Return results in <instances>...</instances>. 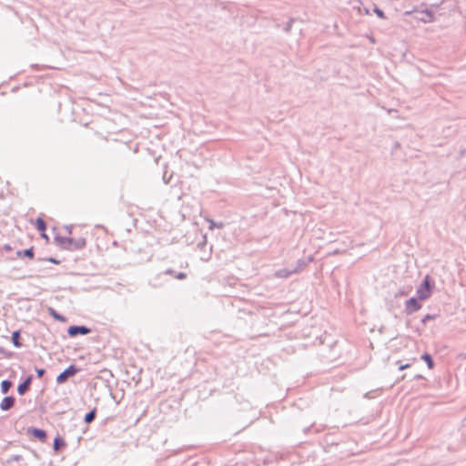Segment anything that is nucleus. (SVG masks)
Listing matches in <instances>:
<instances>
[{
    "label": "nucleus",
    "mask_w": 466,
    "mask_h": 466,
    "mask_svg": "<svg viewBox=\"0 0 466 466\" xmlns=\"http://www.w3.org/2000/svg\"><path fill=\"white\" fill-rule=\"evenodd\" d=\"M422 378H423V377H422L421 375L418 374V375H416V376H415V378H414V379H415V380H420V379H422Z\"/></svg>",
    "instance_id": "obj_33"
},
{
    "label": "nucleus",
    "mask_w": 466,
    "mask_h": 466,
    "mask_svg": "<svg viewBox=\"0 0 466 466\" xmlns=\"http://www.w3.org/2000/svg\"><path fill=\"white\" fill-rule=\"evenodd\" d=\"M420 309V304L416 298H410L405 302V311L407 313H412Z\"/></svg>",
    "instance_id": "obj_6"
},
{
    "label": "nucleus",
    "mask_w": 466,
    "mask_h": 466,
    "mask_svg": "<svg viewBox=\"0 0 466 466\" xmlns=\"http://www.w3.org/2000/svg\"><path fill=\"white\" fill-rule=\"evenodd\" d=\"M18 255H21L23 254L24 256L25 257H28L30 258H32L34 257V251H33V248H27V249H25L23 252L21 251H18L17 252Z\"/></svg>",
    "instance_id": "obj_19"
},
{
    "label": "nucleus",
    "mask_w": 466,
    "mask_h": 466,
    "mask_svg": "<svg viewBox=\"0 0 466 466\" xmlns=\"http://www.w3.org/2000/svg\"><path fill=\"white\" fill-rule=\"evenodd\" d=\"M35 226H36V228L41 231V232H45V230L46 229V222L43 220V218H38L35 221Z\"/></svg>",
    "instance_id": "obj_15"
},
{
    "label": "nucleus",
    "mask_w": 466,
    "mask_h": 466,
    "mask_svg": "<svg viewBox=\"0 0 466 466\" xmlns=\"http://www.w3.org/2000/svg\"><path fill=\"white\" fill-rule=\"evenodd\" d=\"M374 13H375L379 17H380V18H384V17H385V15H384L383 11H382V10H380V8H378V7H375V9H374Z\"/></svg>",
    "instance_id": "obj_22"
},
{
    "label": "nucleus",
    "mask_w": 466,
    "mask_h": 466,
    "mask_svg": "<svg viewBox=\"0 0 466 466\" xmlns=\"http://www.w3.org/2000/svg\"><path fill=\"white\" fill-rule=\"evenodd\" d=\"M421 359L426 361L427 366H428L429 369H432L433 368L434 363H433V360H432L431 355H429L428 353H424L421 356Z\"/></svg>",
    "instance_id": "obj_16"
},
{
    "label": "nucleus",
    "mask_w": 466,
    "mask_h": 466,
    "mask_svg": "<svg viewBox=\"0 0 466 466\" xmlns=\"http://www.w3.org/2000/svg\"><path fill=\"white\" fill-rule=\"evenodd\" d=\"M339 449H334L333 452H329L331 454V457L334 458V452H338Z\"/></svg>",
    "instance_id": "obj_30"
},
{
    "label": "nucleus",
    "mask_w": 466,
    "mask_h": 466,
    "mask_svg": "<svg viewBox=\"0 0 466 466\" xmlns=\"http://www.w3.org/2000/svg\"><path fill=\"white\" fill-rule=\"evenodd\" d=\"M416 360L417 359L415 356H411V357L406 359L405 363H403L402 360H398V361H396V364L399 365L400 370H403L410 368L416 361Z\"/></svg>",
    "instance_id": "obj_9"
},
{
    "label": "nucleus",
    "mask_w": 466,
    "mask_h": 466,
    "mask_svg": "<svg viewBox=\"0 0 466 466\" xmlns=\"http://www.w3.org/2000/svg\"><path fill=\"white\" fill-rule=\"evenodd\" d=\"M56 242L65 249L75 250L80 249L86 247V239L83 238L75 239L67 237L57 236L55 238Z\"/></svg>",
    "instance_id": "obj_2"
},
{
    "label": "nucleus",
    "mask_w": 466,
    "mask_h": 466,
    "mask_svg": "<svg viewBox=\"0 0 466 466\" xmlns=\"http://www.w3.org/2000/svg\"><path fill=\"white\" fill-rule=\"evenodd\" d=\"M424 14V17L421 18V20L424 22V23H430V22H432L433 20V16H432V14L431 12L426 10L425 12H423Z\"/></svg>",
    "instance_id": "obj_18"
},
{
    "label": "nucleus",
    "mask_w": 466,
    "mask_h": 466,
    "mask_svg": "<svg viewBox=\"0 0 466 466\" xmlns=\"http://www.w3.org/2000/svg\"><path fill=\"white\" fill-rule=\"evenodd\" d=\"M305 266H306V263L304 262V260L300 259L298 261V266L295 268H298L299 272L302 269V268Z\"/></svg>",
    "instance_id": "obj_23"
},
{
    "label": "nucleus",
    "mask_w": 466,
    "mask_h": 466,
    "mask_svg": "<svg viewBox=\"0 0 466 466\" xmlns=\"http://www.w3.org/2000/svg\"><path fill=\"white\" fill-rule=\"evenodd\" d=\"M48 311L50 312L51 316H53V318L56 319V320H66L65 318L56 313L53 309L49 308Z\"/></svg>",
    "instance_id": "obj_21"
},
{
    "label": "nucleus",
    "mask_w": 466,
    "mask_h": 466,
    "mask_svg": "<svg viewBox=\"0 0 466 466\" xmlns=\"http://www.w3.org/2000/svg\"><path fill=\"white\" fill-rule=\"evenodd\" d=\"M42 237L47 238V236L45 234V232H42Z\"/></svg>",
    "instance_id": "obj_35"
},
{
    "label": "nucleus",
    "mask_w": 466,
    "mask_h": 466,
    "mask_svg": "<svg viewBox=\"0 0 466 466\" xmlns=\"http://www.w3.org/2000/svg\"><path fill=\"white\" fill-rule=\"evenodd\" d=\"M174 277L177 279H186L187 275L184 272H179V273H176V275H174Z\"/></svg>",
    "instance_id": "obj_24"
},
{
    "label": "nucleus",
    "mask_w": 466,
    "mask_h": 466,
    "mask_svg": "<svg viewBox=\"0 0 466 466\" xmlns=\"http://www.w3.org/2000/svg\"><path fill=\"white\" fill-rule=\"evenodd\" d=\"M432 288L433 284L431 283V279L429 275H426L421 284L417 288L416 294L418 299L420 300H424L430 298Z\"/></svg>",
    "instance_id": "obj_3"
},
{
    "label": "nucleus",
    "mask_w": 466,
    "mask_h": 466,
    "mask_svg": "<svg viewBox=\"0 0 466 466\" xmlns=\"http://www.w3.org/2000/svg\"><path fill=\"white\" fill-rule=\"evenodd\" d=\"M320 444L325 452H333L334 449H339L338 452H334L335 460H343L352 455V451L348 449L349 444L345 441H337L331 434L325 435Z\"/></svg>",
    "instance_id": "obj_1"
},
{
    "label": "nucleus",
    "mask_w": 466,
    "mask_h": 466,
    "mask_svg": "<svg viewBox=\"0 0 466 466\" xmlns=\"http://www.w3.org/2000/svg\"><path fill=\"white\" fill-rule=\"evenodd\" d=\"M461 156H466V148L461 151Z\"/></svg>",
    "instance_id": "obj_34"
},
{
    "label": "nucleus",
    "mask_w": 466,
    "mask_h": 466,
    "mask_svg": "<svg viewBox=\"0 0 466 466\" xmlns=\"http://www.w3.org/2000/svg\"><path fill=\"white\" fill-rule=\"evenodd\" d=\"M66 229L70 234L71 233V229H72V226H66Z\"/></svg>",
    "instance_id": "obj_29"
},
{
    "label": "nucleus",
    "mask_w": 466,
    "mask_h": 466,
    "mask_svg": "<svg viewBox=\"0 0 466 466\" xmlns=\"http://www.w3.org/2000/svg\"><path fill=\"white\" fill-rule=\"evenodd\" d=\"M410 345L411 346V348H414L415 347V342L412 341V340H410L409 341Z\"/></svg>",
    "instance_id": "obj_32"
},
{
    "label": "nucleus",
    "mask_w": 466,
    "mask_h": 466,
    "mask_svg": "<svg viewBox=\"0 0 466 466\" xmlns=\"http://www.w3.org/2000/svg\"><path fill=\"white\" fill-rule=\"evenodd\" d=\"M208 221L209 222V229H214L215 228H223V223H216L214 220L212 219H208Z\"/></svg>",
    "instance_id": "obj_20"
},
{
    "label": "nucleus",
    "mask_w": 466,
    "mask_h": 466,
    "mask_svg": "<svg viewBox=\"0 0 466 466\" xmlns=\"http://www.w3.org/2000/svg\"><path fill=\"white\" fill-rule=\"evenodd\" d=\"M91 330L86 326H70L67 329V334L70 337H76L77 335H86Z\"/></svg>",
    "instance_id": "obj_5"
},
{
    "label": "nucleus",
    "mask_w": 466,
    "mask_h": 466,
    "mask_svg": "<svg viewBox=\"0 0 466 466\" xmlns=\"http://www.w3.org/2000/svg\"><path fill=\"white\" fill-rule=\"evenodd\" d=\"M33 436L37 438L38 440L44 441L46 438V433L44 430L41 429H33L32 431Z\"/></svg>",
    "instance_id": "obj_11"
},
{
    "label": "nucleus",
    "mask_w": 466,
    "mask_h": 466,
    "mask_svg": "<svg viewBox=\"0 0 466 466\" xmlns=\"http://www.w3.org/2000/svg\"><path fill=\"white\" fill-rule=\"evenodd\" d=\"M11 387H12V382L10 380H5L1 382V391L4 394L7 393Z\"/></svg>",
    "instance_id": "obj_14"
},
{
    "label": "nucleus",
    "mask_w": 466,
    "mask_h": 466,
    "mask_svg": "<svg viewBox=\"0 0 466 466\" xmlns=\"http://www.w3.org/2000/svg\"><path fill=\"white\" fill-rule=\"evenodd\" d=\"M165 274L174 276V275H176V272L173 269H171V268H167L165 271Z\"/></svg>",
    "instance_id": "obj_26"
},
{
    "label": "nucleus",
    "mask_w": 466,
    "mask_h": 466,
    "mask_svg": "<svg viewBox=\"0 0 466 466\" xmlns=\"http://www.w3.org/2000/svg\"><path fill=\"white\" fill-rule=\"evenodd\" d=\"M15 400L13 396L5 397L0 402V409L2 410H9L14 407Z\"/></svg>",
    "instance_id": "obj_7"
},
{
    "label": "nucleus",
    "mask_w": 466,
    "mask_h": 466,
    "mask_svg": "<svg viewBox=\"0 0 466 466\" xmlns=\"http://www.w3.org/2000/svg\"><path fill=\"white\" fill-rule=\"evenodd\" d=\"M95 417H96V410H92L86 414L85 422L91 423L95 420Z\"/></svg>",
    "instance_id": "obj_17"
},
{
    "label": "nucleus",
    "mask_w": 466,
    "mask_h": 466,
    "mask_svg": "<svg viewBox=\"0 0 466 466\" xmlns=\"http://www.w3.org/2000/svg\"><path fill=\"white\" fill-rule=\"evenodd\" d=\"M19 339H20V332H19V330L14 331L13 334H12V341H13V344L16 348L21 347V343L19 341Z\"/></svg>",
    "instance_id": "obj_13"
},
{
    "label": "nucleus",
    "mask_w": 466,
    "mask_h": 466,
    "mask_svg": "<svg viewBox=\"0 0 466 466\" xmlns=\"http://www.w3.org/2000/svg\"><path fill=\"white\" fill-rule=\"evenodd\" d=\"M65 446H66V443H65L64 440L61 439L60 437H56L54 440V450L55 451H59L62 447H65Z\"/></svg>",
    "instance_id": "obj_12"
},
{
    "label": "nucleus",
    "mask_w": 466,
    "mask_h": 466,
    "mask_svg": "<svg viewBox=\"0 0 466 466\" xmlns=\"http://www.w3.org/2000/svg\"><path fill=\"white\" fill-rule=\"evenodd\" d=\"M295 273H299L298 268H294L292 270L287 269V268H281L275 272V277L279 278V279H287Z\"/></svg>",
    "instance_id": "obj_8"
},
{
    "label": "nucleus",
    "mask_w": 466,
    "mask_h": 466,
    "mask_svg": "<svg viewBox=\"0 0 466 466\" xmlns=\"http://www.w3.org/2000/svg\"><path fill=\"white\" fill-rule=\"evenodd\" d=\"M48 260L52 263L58 264V261L53 258H50Z\"/></svg>",
    "instance_id": "obj_28"
},
{
    "label": "nucleus",
    "mask_w": 466,
    "mask_h": 466,
    "mask_svg": "<svg viewBox=\"0 0 466 466\" xmlns=\"http://www.w3.org/2000/svg\"><path fill=\"white\" fill-rule=\"evenodd\" d=\"M32 377L29 376L24 382L20 383L17 387V392L19 395H24L30 387Z\"/></svg>",
    "instance_id": "obj_10"
},
{
    "label": "nucleus",
    "mask_w": 466,
    "mask_h": 466,
    "mask_svg": "<svg viewBox=\"0 0 466 466\" xmlns=\"http://www.w3.org/2000/svg\"><path fill=\"white\" fill-rule=\"evenodd\" d=\"M35 371L37 373L38 378H41L46 372V370L44 369H37V368L35 369Z\"/></svg>",
    "instance_id": "obj_25"
},
{
    "label": "nucleus",
    "mask_w": 466,
    "mask_h": 466,
    "mask_svg": "<svg viewBox=\"0 0 466 466\" xmlns=\"http://www.w3.org/2000/svg\"><path fill=\"white\" fill-rule=\"evenodd\" d=\"M431 317L429 315H426L421 320L426 321L430 320Z\"/></svg>",
    "instance_id": "obj_31"
},
{
    "label": "nucleus",
    "mask_w": 466,
    "mask_h": 466,
    "mask_svg": "<svg viewBox=\"0 0 466 466\" xmlns=\"http://www.w3.org/2000/svg\"><path fill=\"white\" fill-rule=\"evenodd\" d=\"M14 460L18 461V460H19V457H18V456H16V457H15V458H14Z\"/></svg>",
    "instance_id": "obj_36"
},
{
    "label": "nucleus",
    "mask_w": 466,
    "mask_h": 466,
    "mask_svg": "<svg viewBox=\"0 0 466 466\" xmlns=\"http://www.w3.org/2000/svg\"><path fill=\"white\" fill-rule=\"evenodd\" d=\"M292 22H293V20L291 19V20L287 24V25H286V27H285V30H286L287 32H289V31L290 30L291 25H292Z\"/></svg>",
    "instance_id": "obj_27"
},
{
    "label": "nucleus",
    "mask_w": 466,
    "mask_h": 466,
    "mask_svg": "<svg viewBox=\"0 0 466 466\" xmlns=\"http://www.w3.org/2000/svg\"><path fill=\"white\" fill-rule=\"evenodd\" d=\"M78 371V368H76L75 365H70L67 369H66L57 376L56 382L58 384H62L66 382L69 377L76 375Z\"/></svg>",
    "instance_id": "obj_4"
}]
</instances>
